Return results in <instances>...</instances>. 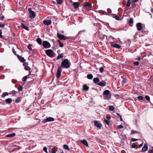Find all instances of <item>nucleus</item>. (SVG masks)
<instances>
[{"label":"nucleus","instance_id":"obj_1","mask_svg":"<svg viewBox=\"0 0 153 153\" xmlns=\"http://www.w3.org/2000/svg\"><path fill=\"white\" fill-rule=\"evenodd\" d=\"M61 67L64 68H68L70 67V65L68 60L67 59H65L62 61L61 63Z\"/></svg>","mask_w":153,"mask_h":153},{"label":"nucleus","instance_id":"obj_2","mask_svg":"<svg viewBox=\"0 0 153 153\" xmlns=\"http://www.w3.org/2000/svg\"><path fill=\"white\" fill-rule=\"evenodd\" d=\"M45 53L48 56L51 57H53L54 56V52L51 50H46Z\"/></svg>","mask_w":153,"mask_h":153},{"label":"nucleus","instance_id":"obj_3","mask_svg":"<svg viewBox=\"0 0 153 153\" xmlns=\"http://www.w3.org/2000/svg\"><path fill=\"white\" fill-rule=\"evenodd\" d=\"M28 11L29 14V17L32 19L34 18L36 16L35 13L32 10L31 8H29Z\"/></svg>","mask_w":153,"mask_h":153},{"label":"nucleus","instance_id":"obj_4","mask_svg":"<svg viewBox=\"0 0 153 153\" xmlns=\"http://www.w3.org/2000/svg\"><path fill=\"white\" fill-rule=\"evenodd\" d=\"M54 120V118L49 117L47 118L46 119H44L42 121V123H45L48 122H52Z\"/></svg>","mask_w":153,"mask_h":153},{"label":"nucleus","instance_id":"obj_5","mask_svg":"<svg viewBox=\"0 0 153 153\" xmlns=\"http://www.w3.org/2000/svg\"><path fill=\"white\" fill-rule=\"evenodd\" d=\"M110 93V91L108 90H105L103 93V94L105 95V99L106 100H109L111 98V97L110 96L108 95Z\"/></svg>","mask_w":153,"mask_h":153},{"label":"nucleus","instance_id":"obj_6","mask_svg":"<svg viewBox=\"0 0 153 153\" xmlns=\"http://www.w3.org/2000/svg\"><path fill=\"white\" fill-rule=\"evenodd\" d=\"M42 45L45 48H49L51 47V45L50 43L46 41L43 42Z\"/></svg>","mask_w":153,"mask_h":153},{"label":"nucleus","instance_id":"obj_7","mask_svg":"<svg viewBox=\"0 0 153 153\" xmlns=\"http://www.w3.org/2000/svg\"><path fill=\"white\" fill-rule=\"evenodd\" d=\"M62 71V70L61 68L60 67H59L56 74V76L58 78H59L60 77Z\"/></svg>","mask_w":153,"mask_h":153},{"label":"nucleus","instance_id":"obj_8","mask_svg":"<svg viewBox=\"0 0 153 153\" xmlns=\"http://www.w3.org/2000/svg\"><path fill=\"white\" fill-rule=\"evenodd\" d=\"M57 35L58 38L60 40H65L66 39V37L64 35H61L58 32L57 33Z\"/></svg>","mask_w":153,"mask_h":153},{"label":"nucleus","instance_id":"obj_9","mask_svg":"<svg viewBox=\"0 0 153 153\" xmlns=\"http://www.w3.org/2000/svg\"><path fill=\"white\" fill-rule=\"evenodd\" d=\"M136 27L137 30L138 31H140L142 29L143 27L141 23H138L137 24Z\"/></svg>","mask_w":153,"mask_h":153},{"label":"nucleus","instance_id":"obj_10","mask_svg":"<svg viewBox=\"0 0 153 153\" xmlns=\"http://www.w3.org/2000/svg\"><path fill=\"white\" fill-rule=\"evenodd\" d=\"M110 44L114 48H116L118 49H120L121 48L120 45L118 44H113L112 42H110Z\"/></svg>","mask_w":153,"mask_h":153},{"label":"nucleus","instance_id":"obj_11","mask_svg":"<svg viewBox=\"0 0 153 153\" xmlns=\"http://www.w3.org/2000/svg\"><path fill=\"white\" fill-rule=\"evenodd\" d=\"M97 84L101 86H104L106 85V82L104 80H102L98 83Z\"/></svg>","mask_w":153,"mask_h":153},{"label":"nucleus","instance_id":"obj_12","mask_svg":"<svg viewBox=\"0 0 153 153\" xmlns=\"http://www.w3.org/2000/svg\"><path fill=\"white\" fill-rule=\"evenodd\" d=\"M51 22L52 21L51 20H44L43 21V23H44V24L46 25H51Z\"/></svg>","mask_w":153,"mask_h":153},{"label":"nucleus","instance_id":"obj_13","mask_svg":"<svg viewBox=\"0 0 153 153\" xmlns=\"http://www.w3.org/2000/svg\"><path fill=\"white\" fill-rule=\"evenodd\" d=\"M94 125L97 128H100L102 127V125L100 123H98V122L97 121H94Z\"/></svg>","mask_w":153,"mask_h":153},{"label":"nucleus","instance_id":"obj_14","mask_svg":"<svg viewBox=\"0 0 153 153\" xmlns=\"http://www.w3.org/2000/svg\"><path fill=\"white\" fill-rule=\"evenodd\" d=\"M148 146L147 144L145 143L143 147L142 148V151L143 152H145L148 150Z\"/></svg>","mask_w":153,"mask_h":153},{"label":"nucleus","instance_id":"obj_15","mask_svg":"<svg viewBox=\"0 0 153 153\" xmlns=\"http://www.w3.org/2000/svg\"><path fill=\"white\" fill-rule=\"evenodd\" d=\"M17 57L19 60L21 62H24L25 61V59L24 57H22L21 56L18 55Z\"/></svg>","mask_w":153,"mask_h":153},{"label":"nucleus","instance_id":"obj_16","mask_svg":"<svg viewBox=\"0 0 153 153\" xmlns=\"http://www.w3.org/2000/svg\"><path fill=\"white\" fill-rule=\"evenodd\" d=\"M19 27L27 30L28 31L29 30V29H28V27H27L25 26L23 23L21 24L19 26Z\"/></svg>","mask_w":153,"mask_h":153},{"label":"nucleus","instance_id":"obj_17","mask_svg":"<svg viewBox=\"0 0 153 153\" xmlns=\"http://www.w3.org/2000/svg\"><path fill=\"white\" fill-rule=\"evenodd\" d=\"M81 142L84 145H85L87 147L88 146V142L86 140H84L81 141Z\"/></svg>","mask_w":153,"mask_h":153},{"label":"nucleus","instance_id":"obj_18","mask_svg":"<svg viewBox=\"0 0 153 153\" xmlns=\"http://www.w3.org/2000/svg\"><path fill=\"white\" fill-rule=\"evenodd\" d=\"M100 81V79L98 77L94 78L93 79V82L95 83H99Z\"/></svg>","mask_w":153,"mask_h":153},{"label":"nucleus","instance_id":"obj_19","mask_svg":"<svg viewBox=\"0 0 153 153\" xmlns=\"http://www.w3.org/2000/svg\"><path fill=\"white\" fill-rule=\"evenodd\" d=\"M89 87L86 85H83V90L84 91H87L88 90Z\"/></svg>","mask_w":153,"mask_h":153},{"label":"nucleus","instance_id":"obj_20","mask_svg":"<svg viewBox=\"0 0 153 153\" xmlns=\"http://www.w3.org/2000/svg\"><path fill=\"white\" fill-rule=\"evenodd\" d=\"M104 121L108 125H109L110 123V120L108 118H104Z\"/></svg>","mask_w":153,"mask_h":153},{"label":"nucleus","instance_id":"obj_21","mask_svg":"<svg viewBox=\"0 0 153 153\" xmlns=\"http://www.w3.org/2000/svg\"><path fill=\"white\" fill-rule=\"evenodd\" d=\"M79 5V4L77 2H74L73 3V5L75 8H77L78 7Z\"/></svg>","mask_w":153,"mask_h":153},{"label":"nucleus","instance_id":"obj_22","mask_svg":"<svg viewBox=\"0 0 153 153\" xmlns=\"http://www.w3.org/2000/svg\"><path fill=\"white\" fill-rule=\"evenodd\" d=\"M109 108V109L111 111H113L114 110V108L112 105H109L108 106Z\"/></svg>","mask_w":153,"mask_h":153},{"label":"nucleus","instance_id":"obj_23","mask_svg":"<svg viewBox=\"0 0 153 153\" xmlns=\"http://www.w3.org/2000/svg\"><path fill=\"white\" fill-rule=\"evenodd\" d=\"M6 102L8 103H10L12 102V100L11 98H8L5 100Z\"/></svg>","mask_w":153,"mask_h":153},{"label":"nucleus","instance_id":"obj_24","mask_svg":"<svg viewBox=\"0 0 153 153\" xmlns=\"http://www.w3.org/2000/svg\"><path fill=\"white\" fill-rule=\"evenodd\" d=\"M63 147L64 149H65L68 150V151L69 150V148L68 146L67 145L65 144L63 146Z\"/></svg>","mask_w":153,"mask_h":153},{"label":"nucleus","instance_id":"obj_25","mask_svg":"<svg viewBox=\"0 0 153 153\" xmlns=\"http://www.w3.org/2000/svg\"><path fill=\"white\" fill-rule=\"evenodd\" d=\"M57 151V149L56 147H55L53 148L52 149L51 152L52 153H56V152Z\"/></svg>","mask_w":153,"mask_h":153},{"label":"nucleus","instance_id":"obj_26","mask_svg":"<svg viewBox=\"0 0 153 153\" xmlns=\"http://www.w3.org/2000/svg\"><path fill=\"white\" fill-rule=\"evenodd\" d=\"M15 135L16 134L15 133H13L7 135L6 136L7 137H12L15 136Z\"/></svg>","mask_w":153,"mask_h":153},{"label":"nucleus","instance_id":"obj_27","mask_svg":"<svg viewBox=\"0 0 153 153\" xmlns=\"http://www.w3.org/2000/svg\"><path fill=\"white\" fill-rule=\"evenodd\" d=\"M37 42L39 45H41L42 44V40L40 38H38L37 39Z\"/></svg>","mask_w":153,"mask_h":153},{"label":"nucleus","instance_id":"obj_28","mask_svg":"<svg viewBox=\"0 0 153 153\" xmlns=\"http://www.w3.org/2000/svg\"><path fill=\"white\" fill-rule=\"evenodd\" d=\"M87 78L89 79H91L93 78V76L91 74H90L87 75Z\"/></svg>","mask_w":153,"mask_h":153},{"label":"nucleus","instance_id":"obj_29","mask_svg":"<svg viewBox=\"0 0 153 153\" xmlns=\"http://www.w3.org/2000/svg\"><path fill=\"white\" fill-rule=\"evenodd\" d=\"M17 92L14 90L12 91H11V93L10 94L12 95L13 96H15L16 95V94Z\"/></svg>","mask_w":153,"mask_h":153},{"label":"nucleus","instance_id":"obj_30","mask_svg":"<svg viewBox=\"0 0 153 153\" xmlns=\"http://www.w3.org/2000/svg\"><path fill=\"white\" fill-rule=\"evenodd\" d=\"M85 6L86 7H88L89 8H91V5L88 3V2H86L85 4Z\"/></svg>","mask_w":153,"mask_h":153},{"label":"nucleus","instance_id":"obj_31","mask_svg":"<svg viewBox=\"0 0 153 153\" xmlns=\"http://www.w3.org/2000/svg\"><path fill=\"white\" fill-rule=\"evenodd\" d=\"M57 42L59 43V46L60 47L62 48L63 46V44L61 43L60 40H58Z\"/></svg>","mask_w":153,"mask_h":153},{"label":"nucleus","instance_id":"obj_32","mask_svg":"<svg viewBox=\"0 0 153 153\" xmlns=\"http://www.w3.org/2000/svg\"><path fill=\"white\" fill-rule=\"evenodd\" d=\"M99 12V13H102L103 14H105L106 15H108V14L106 12H105L104 11L102 10H100L99 11H98Z\"/></svg>","mask_w":153,"mask_h":153},{"label":"nucleus","instance_id":"obj_33","mask_svg":"<svg viewBox=\"0 0 153 153\" xmlns=\"http://www.w3.org/2000/svg\"><path fill=\"white\" fill-rule=\"evenodd\" d=\"M56 1L58 4H60L62 2V0H56Z\"/></svg>","mask_w":153,"mask_h":153},{"label":"nucleus","instance_id":"obj_34","mask_svg":"<svg viewBox=\"0 0 153 153\" xmlns=\"http://www.w3.org/2000/svg\"><path fill=\"white\" fill-rule=\"evenodd\" d=\"M63 57V56L62 54H59L58 55L57 57V59H61Z\"/></svg>","mask_w":153,"mask_h":153},{"label":"nucleus","instance_id":"obj_35","mask_svg":"<svg viewBox=\"0 0 153 153\" xmlns=\"http://www.w3.org/2000/svg\"><path fill=\"white\" fill-rule=\"evenodd\" d=\"M131 4V1L130 0H128L127 4V7H130Z\"/></svg>","mask_w":153,"mask_h":153},{"label":"nucleus","instance_id":"obj_36","mask_svg":"<svg viewBox=\"0 0 153 153\" xmlns=\"http://www.w3.org/2000/svg\"><path fill=\"white\" fill-rule=\"evenodd\" d=\"M129 22L130 24H132L133 23V20L132 18H131L130 19Z\"/></svg>","mask_w":153,"mask_h":153},{"label":"nucleus","instance_id":"obj_37","mask_svg":"<svg viewBox=\"0 0 153 153\" xmlns=\"http://www.w3.org/2000/svg\"><path fill=\"white\" fill-rule=\"evenodd\" d=\"M8 94L7 92H6L4 93L2 95V97H5L6 96H7Z\"/></svg>","mask_w":153,"mask_h":153},{"label":"nucleus","instance_id":"obj_38","mask_svg":"<svg viewBox=\"0 0 153 153\" xmlns=\"http://www.w3.org/2000/svg\"><path fill=\"white\" fill-rule=\"evenodd\" d=\"M27 78V76H25L22 79V81H25Z\"/></svg>","mask_w":153,"mask_h":153},{"label":"nucleus","instance_id":"obj_39","mask_svg":"<svg viewBox=\"0 0 153 153\" xmlns=\"http://www.w3.org/2000/svg\"><path fill=\"white\" fill-rule=\"evenodd\" d=\"M21 101L20 98L19 97H18L16 100V102H19Z\"/></svg>","mask_w":153,"mask_h":153},{"label":"nucleus","instance_id":"obj_40","mask_svg":"<svg viewBox=\"0 0 153 153\" xmlns=\"http://www.w3.org/2000/svg\"><path fill=\"white\" fill-rule=\"evenodd\" d=\"M145 98H146V100L147 101H150V98L149 96H148V95H146L145 96Z\"/></svg>","mask_w":153,"mask_h":153},{"label":"nucleus","instance_id":"obj_41","mask_svg":"<svg viewBox=\"0 0 153 153\" xmlns=\"http://www.w3.org/2000/svg\"><path fill=\"white\" fill-rule=\"evenodd\" d=\"M143 97L141 96H139L138 97V99L139 100H143Z\"/></svg>","mask_w":153,"mask_h":153},{"label":"nucleus","instance_id":"obj_42","mask_svg":"<svg viewBox=\"0 0 153 153\" xmlns=\"http://www.w3.org/2000/svg\"><path fill=\"white\" fill-rule=\"evenodd\" d=\"M18 90L20 91H22L23 90V87L22 86H20L18 88Z\"/></svg>","mask_w":153,"mask_h":153},{"label":"nucleus","instance_id":"obj_43","mask_svg":"<svg viewBox=\"0 0 153 153\" xmlns=\"http://www.w3.org/2000/svg\"><path fill=\"white\" fill-rule=\"evenodd\" d=\"M103 71L104 68L103 67H101L100 68V73H102Z\"/></svg>","mask_w":153,"mask_h":153},{"label":"nucleus","instance_id":"obj_44","mask_svg":"<svg viewBox=\"0 0 153 153\" xmlns=\"http://www.w3.org/2000/svg\"><path fill=\"white\" fill-rule=\"evenodd\" d=\"M138 133V132L137 131H135V130H133L131 131V134H136V133Z\"/></svg>","mask_w":153,"mask_h":153},{"label":"nucleus","instance_id":"obj_45","mask_svg":"<svg viewBox=\"0 0 153 153\" xmlns=\"http://www.w3.org/2000/svg\"><path fill=\"white\" fill-rule=\"evenodd\" d=\"M149 153H153V147H152V149H150L149 151Z\"/></svg>","mask_w":153,"mask_h":153},{"label":"nucleus","instance_id":"obj_46","mask_svg":"<svg viewBox=\"0 0 153 153\" xmlns=\"http://www.w3.org/2000/svg\"><path fill=\"white\" fill-rule=\"evenodd\" d=\"M5 26V24L4 23H0V27H4Z\"/></svg>","mask_w":153,"mask_h":153},{"label":"nucleus","instance_id":"obj_47","mask_svg":"<svg viewBox=\"0 0 153 153\" xmlns=\"http://www.w3.org/2000/svg\"><path fill=\"white\" fill-rule=\"evenodd\" d=\"M43 150L44 151H45L46 153H48L47 151V148L46 147H44L43 148Z\"/></svg>","mask_w":153,"mask_h":153},{"label":"nucleus","instance_id":"obj_48","mask_svg":"<svg viewBox=\"0 0 153 153\" xmlns=\"http://www.w3.org/2000/svg\"><path fill=\"white\" fill-rule=\"evenodd\" d=\"M31 47V45L30 44L27 47L28 48L30 51H32V50Z\"/></svg>","mask_w":153,"mask_h":153},{"label":"nucleus","instance_id":"obj_49","mask_svg":"<svg viewBox=\"0 0 153 153\" xmlns=\"http://www.w3.org/2000/svg\"><path fill=\"white\" fill-rule=\"evenodd\" d=\"M25 69L26 71H28L30 69V68L27 66L25 67Z\"/></svg>","mask_w":153,"mask_h":153},{"label":"nucleus","instance_id":"obj_50","mask_svg":"<svg viewBox=\"0 0 153 153\" xmlns=\"http://www.w3.org/2000/svg\"><path fill=\"white\" fill-rule=\"evenodd\" d=\"M114 18L117 20H119L120 19L119 17L117 15H115L114 16Z\"/></svg>","mask_w":153,"mask_h":153},{"label":"nucleus","instance_id":"obj_51","mask_svg":"<svg viewBox=\"0 0 153 153\" xmlns=\"http://www.w3.org/2000/svg\"><path fill=\"white\" fill-rule=\"evenodd\" d=\"M139 62L137 61L135 62H134V64L135 65H136V66H137V65H139Z\"/></svg>","mask_w":153,"mask_h":153},{"label":"nucleus","instance_id":"obj_52","mask_svg":"<svg viewBox=\"0 0 153 153\" xmlns=\"http://www.w3.org/2000/svg\"><path fill=\"white\" fill-rule=\"evenodd\" d=\"M23 65L25 67L28 66V63L27 62H25L24 63Z\"/></svg>","mask_w":153,"mask_h":153},{"label":"nucleus","instance_id":"obj_53","mask_svg":"<svg viewBox=\"0 0 153 153\" xmlns=\"http://www.w3.org/2000/svg\"><path fill=\"white\" fill-rule=\"evenodd\" d=\"M132 148H137L136 147V145L134 143H132Z\"/></svg>","mask_w":153,"mask_h":153},{"label":"nucleus","instance_id":"obj_54","mask_svg":"<svg viewBox=\"0 0 153 153\" xmlns=\"http://www.w3.org/2000/svg\"><path fill=\"white\" fill-rule=\"evenodd\" d=\"M137 140L136 139L132 138L131 140V141L133 142L136 141Z\"/></svg>","mask_w":153,"mask_h":153},{"label":"nucleus","instance_id":"obj_55","mask_svg":"<svg viewBox=\"0 0 153 153\" xmlns=\"http://www.w3.org/2000/svg\"><path fill=\"white\" fill-rule=\"evenodd\" d=\"M123 128V126L122 125H120L118 126V128L119 129H121Z\"/></svg>","mask_w":153,"mask_h":153},{"label":"nucleus","instance_id":"obj_56","mask_svg":"<svg viewBox=\"0 0 153 153\" xmlns=\"http://www.w3.org/2000/svg\"><path fill=\"white\" fill-rule=\"evenodd\" d=\"M143 146V143H142L140 144L139 145L138 147L136 148V149L140 148L141 147H142Z\"/></svg>","mask_w":153,"mask_h":153},{"label":"nucleus","instance_id":"obj_57","mask_svg":"<svg viewBox=\"0 0 153 153\" xmlns=\"http://www.w3.org/2000/svg\"><path fill=\"white\" fill-rule=\"evenodd\" d=\"M107 11L109 13H111V9L109 8L107 10Z\"/></svg>","mask_w":153,"mask_h":153},{"label":"nucleus","instance_id":"obj_58","mask_svg":"<svg viewBox=\"0 0 153 153\" xmlns=\"http://www.w3.org/2000/svg\"><path fill=\"white\" fill-rule=\"evenodd\" d=\"M2 31L1 30H0V37L1 38H2L3 36L2 35Z\"/></svg>","mask_w":153,"mask_h":153},{"label":"nucleus","instance_id":"obj_59","mask_svg":"<svg viewBox=\"0 0 153 153\" xmlns=\"http://www.w3.org/2000/svg\"><path fill=\"white\" fill-rule=\"evenodd\" d=\"M138 1V0H133V3L134 4V3L135 2H137Z\"/></svg>","mask_w":153,"mask_h":153},{"label":"nucleus","instance_id":"obj_60","mask_svg":"<svg viewBox=\"0 0 153 153\" xmlns=\"http://www.w3.org/2000/svg\"><path fill=\"white\" fill-rule=\"evenodd\" d=\"M141 59V58L140 57H139L138 58L135 59L136 60H137L138 61H140Z\"/></svg>","mask_w":153,"mask_h":153},{"label":"nucleus","instance_id":"obj_61","mask_svg":"<svg viewBox=\"0 0 153 153\" xmlns=\"http://www.w3.org/2000/svg\"><path fill=\"white\" fill-rule=\"evenodd\" d=\"M85 31V30H83V31H79L78 33V34H80L81 32H84Z\"/></svg>","mask_w":153,"mask_h":153},{"label":"nucleus","instance_id":"obj_62","mask_svg":"<svg viewBox=\"0 0 153 153\" xmlns=\"http://www.w3.org/2000/svg\"><path fill=\"white\" fill-rule=\"evenodd\" d=\"M4 16H2L1 17V19L2 20L3 19H4Z\"/></svg>","mask_w":153,"mask_h":153},{"label":"nucleus","instance_id":"obj_63","mask_svg":"<svg viewBox=\"0 0 153 153\" xmlns=\"http://www.w3.org/2000/svg\"><path fill=\"white\" fill-rule=\"evenodd\" d=\"M116 114L118 116H119L120 117H121V116L119 114H118V113H117Z\"/></svg>","mask_w":153,"mask_h":153},{"label":"nucleus","instance_id":"obj_64","mask_svg":"<svg viewBox=\"0 0 153 153\" xmlns=\"http://www.w3.org/2000/svg\"><path fill=\"white\" fill-rule=\"evenodd\" d=\"M111 36V37L112 38V39H115L113 37H112V36Z\"/></svg>","mask_w":153,"mask_h":153}]
</instances>
